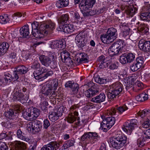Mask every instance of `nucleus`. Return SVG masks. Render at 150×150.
I'll return each instance as SVG.
<instances>
[{
    "mask_svg": "<svg viewBox=\"0 0 150 150\" xmlns=\"http://www.w3.org/2000/svg\"><path fill=\"white\" fill-rule=\"evenodd\" d=\"M10 20L7 14L1 15L0 16V23L2 24H5L8 22Z\"/></svg>",
    "mask_w": 150,
    "mask_h": 150,
    "instance_id": "obj_38",
    "label": "nucleus"
},
{
    "mask_svg": "<svg viewBox=\"0 0 150 150\" xmlns=\"http://www.w3.org/2000/svg\"><path fill=\"white\" fill-rule=\"evenodd\" d=\"M105 94L103 93H101L99 95L92 98L91 100V101L94 103H100L104 102L105 100Z\"/></svg>",
    "mask_w": 150,
    "mask_h": 150,
    "instance_id": "obj_24",
    "label": "nucleus"
},
{
    "mask_svg": "<svg viewBox=\"0 0 150 150\" xmlns=\"http://www.w3.org/2000/svg\"><path fill=\"white\" fill-rule=\"evenodd\" d=\"M60 56L62 60L67 57H68L70 56V54L67 51L63 50L60 53Z\"/></svg>",
    "mask_w": 150,
    "mask_h": 150,
    "instance_id": "obj_50",
    "label": "nucleus"
},
{
    "mask_svg": "<svg viewBox=\"0 0 150 150\" xmlns=\"http://www.w3.org/2000/svg\"><path fill=\"white\" fill-rule=\"evenodd\" d=\"M127 109V107L125 105L119 107L116 109L115 108H113L110 110H108L107 111V114H109L110 115H115L116 113V111L121 114Z\"/></svg>",
    "mask_w": 150,
    "mask_h": 150,
    "instance_id": "obj_19",
    "label": "nucleus"
},
{
    "mask_svg": "<svg viewBox=\"0 0 150 150\" xmlns=\"http://www.w3.org/2000/svg\"><path fill=\"white\" fill-rule=\"evenodd\" d=\"M22 115L25 119L27 120H32L35 119L33 117L31 109H30L25 111H23L22 113Z\"/></svg>",
    "mask_w": 150,
    "mask_h": 150,
    "instance_id": "obj_29",
    "label": "nucleus"
},
{
    "mask_svg": "<svg viewBox=\"0 0 150 150\" xmlns=\"http://www.w3.org/2000/svg\"><path fill=\"white\" fill-rule=\"evenodd\" d=\"M134 128L135 127H137V124L138 122L136 119H132L130 120H128L127 121Z\"/></svg>",
    "mask_w": 150,
    "mask_h": 150,
    "instance_id": "obj_52",
    "label": "nucleus"
},
{
    "mask_svg": "<svg viewBox=\"0 0 150 150\" xmlns=\"http://www.w3.org/2000/svg\"><path fill=\"white\" fill-rule=\"evenodd\" d=\"M109 69L111 70H114L117 69V66L115 63L111 62V60L110 63L109 64Z\"/></svg>",
    "mask_w": 150,
    "mask_h": 150,
    "instance_id": "obj_64",
    "label": "nucleus"
},
{
    "mask_svg": "<svg viewBox=\"0 0 150 150\" xmlns=\"http://www.w3.org/2000/svg\"><path fill=\"white\" fill-rule=\"evenodd\" d=\"M62 60L63 62L65 63L66 64L68 65H72L73 64V62L69 56L68 57H67Z\"/></svg>",
    "mask_w": 150,
    "mask_h": 150,
    "instance_id": "obj_55",
    "label": "nucleus"
},
{
    "mask_svg": "<svg viewBox=\"0 0 150 150\" xmlns=\"http://www.w3.org/2000/svg\"><path fill=\"white\" fill-rule=\"evenodd\" d=\"M146 12H142L140 14V18L143 20L150 21V5L146 7Z\"/></svg>",
    "mask_w": 150,
    "mask_h": 150,
    "instance_id": "obj_23",
    "label": "nucleus"
},
{
    "mask_svg": "<svg viewBox=\"0 0 150 150\" xmlns=\"http://www.w3.org/2000/svg\"><path fill=\"white\" fill-rule=\"evenodd\" d=\"M126 55L129 63H131L132 62L135 58L134 55L131 53L126 54Z\"/></svg>",
    "mask_w": 150,
    "mask_h": 150,
    "instance_id": "obj_49",
    "label": "nucleus"
},
{
    "mask_svg": "<svg viewBox=\"0 0 150 150\" xmlns=\"http://www.w3.org/2000/svg\"><path fill=\"white\" fill-rule=\"evenodd\" d=\"M58 31H63L66 33H70L74 30V28L73 25L71 24L62 25L59 26L57 28Z\"/></svg>",
    "mask_w": 150,
    "mask_h": 150,
    "instance_id": "obj_15",
    "label": "nucleus"
},
{
    "mask_svg": "<svg viewBox=\"0 0 150 150\" xmlns=\"http://www.w3.org/2000/svg\"><path fill=\"white\" fill-rule=\"evenodd\" d=\"M134 87V91L136 92L141 90L143 87V84L139 81H137L135 83Z\"/></svg>",
    "mask_w": 150,
    "mask_h": 150,
    "instance_id": "obj_40",
    "label": "nucleus"
},
{
    "mask_svg": "<svg viewBox=\"0 0 150 150\" xmlns=\"http://www.w3.org/2000/svg\"><path fill=\"white\" fill-rule=\"evenodd\" d=\"M26 148V145L24 143L20 141H17L16 142L15 148L12 150H23Z\"/></svg>",
    "mask_w": 150,
    "mask_h": 150,
    "instance_id": "obj_32",
    "label": "nucleus"
},
{
    "mask_svg": "<svg viewBox=\"0 0 150 150\" xmlns=\"http://www.w3.org/2000/svg\"><path fill=\"white\" fill-rule=\"evenodd\" d=\"M129 29L127 27H126L125 29L122 33V36L124 38H128L129 36Z\"/></svg>",
    "mask_w": 150,
    "mask_h": 150,
    "instance_id": "obj_53",
    "label": "nucleus"
},
{
    "mask_svg": "<svg viewBox=\"0 0 150 150\" xmlns=\"http://www.w3.org/2000/svg\"><path fill=\"white\" fill-rule=\"evenodd\" d=\"M66 108L63 106H61L59 108H55L52 111L50 112L49 118L52 122L57 120L61 117Z\"/></svg>",
    "mask_w": 150,
    "mask_h": 150,
    "instance_id": "obj_5",
    "label": "nucleus"
},
{
    "mask_svg": "<svg viewBox=\"0 0 150 150\" xmlns=\"http://www.w3.org/2000/svg\"><path fill=\"white\" fill-rule=\"evenodd\" d=\"M122 40H118L112 44L108 49V53L110 56H113L119 54V47L122 44Z\"/></svg>",
    "mask_w": 150,
    "mask_h": 150,
    "instance_id": "obj_8",
    "label": "nucleus"
},
{
    "mask_svg": "<svg viewBox=\"0 0 150 150\" xmlns=\"http://www.w3.org/2000/svg\"><path fill=\"white\" fill-rule=\"evenodd\" d=\"M96 2V0H82L79 4L81 9L87 11L92 8Z\"/></svg>",
    "mask_w": 150,
    "mask_h": 150,
    "instance_id": "obj_10",
    "label": "nucleus"
},
{
    "mask_svg": "<svg viewBox=\"0 0 150 150\" xmlns=\"http://www.w3.org/2000/svg\"><path fill=\"white\" fill-rule=\"evenodd\" d=\"M132 126L127 121L123 125V130L128 134H130L132 130L134 129Z\"/></svg>",
    "mask_w": 150,
    "mask_h": 150,
    "instance_id": "obj_28",
    "label": "nucleus"
},
{
    "mask_svg": "<svg viewBox=\"0 0 150 150\" xmlns=\"http://www.w3.org/2000/svg\"><path fill=\"white\" fill-rule=\"evenodd\" d=\"M107 33L113 41L116 38L117 35V29L113 27L108 28Z\"/></svg>",
    "mask_w": 150,
    "mask_h": 150,
    "instance_id": "obj_25",
    "label": "nucleus"
},
{
    "mask_svg": "<svg viewBox=\"0 0 150 150\" xmlns=\"http://www.w3.org/2000/svg\"><path fill=\"white\" fill-rule=\"evenodd\" d=\"M96 81L100 84H103L106 83V79L100 77L96 78L95 79Z\"/></svg>",
    "mask_w": 150,
    "mask_h": 150,
    "instance_id": "obj_57",
    "label": "nucleus"
},
{
    "mask_svg": "<svg viewBox=\"0 0 150 150\" xmlns=\"http://www.w3.org/2000/svg\"><path fill=\"white\" fill-rule=\"evenodd\" d=\"M148 139H150V128L144 131V134H143L142 140L141 141H140V139H138L137 140L138 143L141 145L142 144L143 141H145Z\"/></svg>",
    "mask_w": 150,
    "mask_h": 150,
    "instance_id": "obj_31",
    "label": "nucleus"
},
{
    "mask_svg": "<svg viewBox=\"0 0 150 150\" xmlns=\"http://www.w3.org/2000/svg\"><path fill=\"white\" fill-rule=\"evenodd\" d=\"M4 76L5 77H4V79L5 81L10 82L12 80H13V79L14 81L16 80L14 79V77H13L9 73L4 74Z\"/></svg>",
    "mask_w": 150,
    "mask_h": 150,
    "instance_id": "obj_51",
    "label": "nucleus"
},
{
    "mask_svg": "<svg viewBox=\"0 0 150 150\" xmlns=\"http://www.w3.org/2000/svg\"><path fill=\"white\" fill-rule=\"evenodd\" d=\"M13 98L14 100L19 101L22 103H25L26 101L23 93L18 91H16L14 93Z\"/></svg>",
    "mask_w": 150,
    "mask_h": 150,
    "instance_id": "obj_21",
    "label": "nucleus"
},
{
    "mask_svg": "<svg viewBox=\"0 0 150 150\" xmlns=\"http://www.w3.org/2000/svg\"><path fill=\"white\" fill-rule=\"evenodd\" d=\"M100 38L102 41L104 43L109 44L113 42L107 33L101 35Z\"/></svg>",
    "mask_w": 150,
    "mask_h": 150,
    "instance_id": "obj_33",
    "label": "nucleus"
},
{
    "mask_svg": "<svg viewBox=\"0 0 150 150\" xmlns=\"http://www.w3.org/2000/svg\"><path fill=\"white\" fill-rule=\"evenodd\" d=\"M79 86L78 84L76 83H74L72 88H71L72 89L73 91L75 92V93H78Z\"/></svg>",
    "mask_w": 150,
    "mask_h": 150,
    "instance_id": "obj_58",
    "label": "nucleus"
},
{
    "mask_svg": "<svg viewBox=\"0 0 150 150\" xmlns=\"http://www.w3.org/2000/svg\"><path fill=\"white\" fill-rule=\"evenodd\" d=\"M123 85L120 82H116L109 86V92L108 93V98L113 99L120 94L123 92Z\"/></svg>",
    "mask_w": 150,
    "mask_h": 150,
    "instance_id": "obj_2",
    "label": "nucleus"
},
{
    "mask_svg": "<svg viewBox=\"0 0 150 150\" xmlns=\"http://www.w3.org/2000/svg\"><path fill=\"white\" fill-rule=\"evenodd\" d=\"M75 141L74 139L69 140L66 142L63 145L62 147L64 148V149H66L68 148L73 146Z\"/></svg>",
    "mask_w": 150,
    "mask_h": 150,
    "instance_id": "obj_41",
    "label": "nucleus"
},
{
    "mask_svg": "<svg viewBox=\"0 0 150 150\" xmlns=\"http://www.w3.org/2000/svg\"><path fill=\"white\" fill-rule=\"evenodd\" d=\"M57 47L59 48H62L64 47L63 41L62 40H56Z\"/></svg>",
    "mask_w": 150,
    "mask_h": 150,
    "instance_id": "obj_61",
    "label": "nucleus"
},
{
    "mask_svg": "<svg viewBox=\"0 0 150 150\" xmlns=\"http://www.w3.org/2000/svg\"><path fill=\"white\" fill-rule=\"evenodd\" d=\"M47 84L50 85V86H52V88H53V89L55 91L58 85V80L57 79H54L49 81Z\"/></svg>",
    "mask_w": 150,
    "mask_h": 150,
    "instance_id": "obj_39",
    "label": "nucleus"
},
{
    "mask_svg": "<svg viewBox=\"0 0 150 150\" xmlns=\"http://www.w3.org/2000/svg\"><path fill=\"white\" fill-rule=\"evenodd\" d=\"M31 68L32 69L36 71L33 72V76L35 79L37 80H40L42 78V74L40 72V64L36 59H34L32 63Z\"/></svg>",
    "mask_w": 150,
    "mask_h": 150,
    "instance_id": "obj_7",
    "label": "nucleus"
},
{
    "mask_svg": "<svg viewBox=\"0 0 150 150\" xmlns=\"http://www.w3.org/2000/svg\"><path fill=\"white\" fill-rule=\"evenodd\" d=\"M17 114V112H14L12 109H10L9 111L4 113V115L6 117L10 119L12 118L11 117L16 115Z\"/></svg>",
    "mask_w": 150,
    "mask_h": 150,
    "instance_id": "obj_37",
    "label": "nucleus"
},
{
    "mask_svg": "<svg viewBox=\"0 0 150 150\" xmlns=\"http://www.w3.org/2000/svg\"><path fill=\"white\" fill-rule=\"evenodd\" d=\"M105 114L106 117L104 119V122H106V123L108 124V126H109L111 128L114 125L115 123V120L114 117L112 116L107 117V116H108L109 115H112V114L110 115L109 114H107V112Z\"/></svg>",
    "mask_w": 150,
    "mask_h": 150,
    "instance_id": "obj_26",
    "label": "nucleus"
},
{
    "mask_svg": "<svg viewBox=\"0 0 150 150\" xmlns=\"http://www.w3.org/2000/svg\"><path fill=\"white\" fill-rule=\"evenodd\" d=\"M135 63L137 65L138 67L140 68L142 66L144 63L143 58L141 57H137L136 59V61Z\"/></svg>",
    "mask_w": 150,
    "mask_h": 150,
    "instance_id": "obj_45",
    "label": "nucleus"
},
{
    "mask_svg": "<svg viewBox=\"0 0 150 150\" xmlns=\"http://www.w3.org/2000/svg\"><path fill=\"white\" fill-rule=\"evenodd\" d=\"M74 61L76 65H79L82 63L87 62V55L83 52L78 53L75 57Z\"/></svg>",
    "mask_w": 150,
    "mask_h": 150,
    "instance_id": "obj_13",
    "label": "nucleus"
},
{
    "mask_svg": "<svg viewBox=\"0 0 150 150\" xmlns=\"http://www.w3.org/2000/svg\"><path fill=\"white\" fill-rule=\"evenodd\" d=\"M139 47L142 50L146 52H150V41L141 40L139 42Z\"/></svg>",
    "mask_w": 150,
    "mask_h": 150,
    "instance_id": "obj_18",
    "label": "nucleus"
},
{
    "mask_svg": "<svg viewBox=\"0 0 150 150\" xmlns=\"http://www.w3.org/2000/svg\"><path fill=\"white\" fill-rule=\"evenodd\" d=\"M148 98V94H146L145 93H144L136 96L135 99L137 101L142 102L147 100Z\"/></svg>",
    "mask_w": 150,
    "mask_h": 150,
    "instance_id": "obj_35",
    "label": "nucleus"
},
{
    "mask_svg": "<svg viewBox=\"0 0 150 150\" xmlns=\"http://www.w3.org/2000/svg\"><path fill=\"white\" fill-rule=\"evenodd\" d=\"M28 71V69L23 65L18 66L13 73L14 75V79L17 80L19 78V75L24 74Z\"/></svg>",
    "mask_w": 150,
    "mask_h": 150,
    "instance_id": "obj_16",
    "label": "nucleus"
},
{
    "mask_svg": "<svg viewBox=\"0 0 150 150\" xmlns=\"http://www.w3.org/2000/svg\"><path fill=\"white\" fill-rule=\"evenodd\" d=\"M119 61L121 63L123 64L129 63L126 53H124L120 56Z\"/></svg>",
    "mask_w": 150,
    "mask_h": 150,
    "instance_id": "obj_42",
    "label": "nucleus"
},
{
    "mask_svg": "<svg viewBox=\"0 0 150 150\" xmlns=\"http://www.w3.org/2000/svg\"><path fill=\"white\" fill-rule=\"evenodd\" d=\"M111 127L108 126L107 123L106 122H104V120L100 123V129H103L104 132H106L107 130L109 129Z\"/></svg>",
    "mask_w": 150,
    "mask_h": 150,
    "instance_id": "obj_47",
    "label": "nucleus"
},
{
    "mask_svg": "<svg viewBox=\"0 0 150 150\" xmlns=\"http://www.w3.org/2000/svg\"><path fill=\"white\" fill-rule=\"evenodd\" d=\"M8 149V147L4 142H0V150H7Z\"/></svg>",
    "mask_w": 150,
    "mask_h": 150,
    "instance_id": "obj_60",
    "label": "nucleus"
},
{
    "mask_svg": "<svg viewBox=\"0 0 150 150\" xmlns=\"http://www.w3.org/2000/svg\"><path fill=\"white\" fill-rule=\"evenodd\" d=\"M53 74V71L50 69H49L47 72L46 74H45L44 76H42V78H41L40 79L41 80H42L43 79V78L45 77V78L47 77L52 76Z\"/></svg>",
    "mask_w": 150,
    "mask_h": 150,
    "instance_id": "obj_62",
    "label": "nucleus"
},
{
    "mask_svg": "<svg viewBox=\"0 0 150 150\" xmlns=\"http://www.w3.org/2000/svg\"><path fill=\"white\" fill-rule=\"evenodd\" d=\"M123 42L122 44L120 45V46L119 47V54L120 53H123L126 52L127 50L126 49V46L125 45V44L123 41H122Z\"/></svg>",
    "mask_w": 150,
    "mask_h": 150,
    "instance_id": "obj_54",
    "label": "nucleus"
},
{
    "mask_svg": "<svg viewBox=\"0 0 150 150\" xmlns=\"http://www.w3.org/2000/svg\"><path fill=\"white\" fill-rule=\"evenodd\" d=\"M42 126L41 123L40 121L34 120L29 122L27 124V129L29 132L35 134L40 131Z\"/></svg>",
    "mask_w": 150,
    "mask_h": 150,
    "instance_id": "obj_6",
    "label": "nucleus"
},
{
    "mask_svg": "<svg viewBox=\"0 0 150 150\" xmlns=\"http://www.w3.org/2000/svg\"><path fill=\"white\" fill-rule=\"evenodd\" d=\"M99 138V136L97 133L91 132L84 134L81 137L82 140L83 141L88 139L92 144L97 142Z\"/></svg>",
    "mask_w": 150,
    "mask_h": 150,
    "instance_id": "obj_9",
    "label": "nucleus"
},
{
    "mask_svg": "<svg viewBox=\"0 0 150 150\" xmlns=\"http://www.w3.org/2000/svg\"><path fill=\"white\" fill-rule=\"evenodd\" d=\"M125 10V5H122L116 8L115 11V13L118 14L120 13L121 11Z\"/></svg>",
    "mask_w": 150,
    "mask_h": 150,
    "instance_id": "obj_63",
    "label": "nucleus"
},
{
    "mask_svg": "<svg viewBox=\"0 0 150 150\" xmlns=\"http://www.w3.org/2000/svg\"><path fill=\"white\" fill-rule=\"evenodd\" d=\"M62 143L61 141H53L42 147L41 150H56L60 146Z\"/></svg>",
    "mask_w": 150,
    "mask_h": 150,
    "instance_id": "obj_12",
    "label": "nucleus"
},
{
    "mask_svg": "<svg viewBox=\"0 0 150 150\" xmlns=\"http://www.w3.org/2000/svg\"><path fill=\"white\" fill-rule=\"evenodd\" d=\"M42 93L46 95H52L54 94V90L52 88V86L50 85L47 84L42 88Z\"/></svg>",
    "mask_w": 150,
    "mask_h": 150,
    "instance_id": "obj_22",
    "label": "nucleus"
},
{
    "mask_svg": "<svg viewBox=\"0 0 150 150\" xmlns=\"http://www.w3.org/2000/svg\"><path fill=\"white\" fill-rule=\"evenodd\" d=\"M130 70L133 72L136 71L140 69L135 62L130 66Z\"/></svg>",
    "mask_w": 150,
    "mask_h": 150,
    "instance_id": "obj_56",
    "label": "nucleus"
},
{
    "mask_svg": "<svg viewBox=\"0 0 150 150\" xmlns=\"http://www.w3.org/2000/svg\"><path fill=\"white\" fill-rule=\"evenodd\" d=\"M138 30H140L143 34L147 33L149 31V29L146 27V25L144 24L141 23L138 27Z\"/></svg>",
    "mask_w": 150,
    "mask_h": 150,
    "instance_id": "obj_36",
    "label": "nucleus"
},
{
    "mask_svg": "<svg viewBox=\"0 0 150 150\" xmlns=\"http://www.w3.org/2000/svg\"><path fill=\"white\" fill-rule=\"evenodd\" d=\"M150 126V125L149 122L146 120V118H144V122H142L140 127L141 129L144 131H145L144 129H146Z\"/></svg>",
    "mask_w": 150,
    "mask_h": 150,
    "instance_id": "obj_46",
    "label": "nucleus"
},
{
    "mask_svg": "<svg viewBox=\"0 0 150 150\" xmlns=\"http://www.w3.org/2000/svg\"><path fill=\"white\" fill-rule=\"evenodd\" d=\"M75 41L77 46L80 47H82L86 44V40L85 35L83 33H80L76 37Z\"/></svg>",
    "mask_w": 150,
    "mask_h": 150,
    "instance_id": "obj_11",
    "label": "nucleus"
},
{
    "mask_svg": "<svg viewBox=\"0 0 150 150\" xmlns=\"http://www.w3.org/2000/svg\"><path fill=\"white\" fill-rule=\"evenodd\" d=\"M48 103L46 101H44L41 103L40 104V106L41 109L42 110H46L47 109V106L48 105Z\"/></svg>",
    "mask_w": 150,
    "mask_h": 150,
    "instance_id": "obj_59",
    "label": "nucleus"
},
{
    "mask_svg": "<svg viewBox=\"0 0 150 150\" xmlns=\"http://www.w3.org/2000/svg\"><path fill=\"white\" fill-rule=\"evenodd\" d=\"M32 115H33V117L35 119L38 117L40 115V110L36 108H34L31 110Z\"/></svg>",
    "mask_w": 150,
    "mask_h": 150,
    "instance_id": "obj_43",
    "label": "nucleus"
},
{
    "mask_svg": "<svg viewBox=\"0 0 150 150\" xmlns=\"http://www.w3.org/2000/svg\"><path fill=\"white\" fill-rule=\"evenodd\" d=\"M32 35L37 38H41L50 33L54 29L55 24L51 20L42 22L38 29L39 23L35 22L31 24Z\"/></svg>",
    "mask_w": 150,
    "mask_h": 150,
    "instance_id": "obj_1",
    "label": "nucleus"
},
{
    "mask_svg": "<svg viewBox=\"0 0 150 150\" xmlns=\"http://www.w3.org/2000/svg\"><path fill=\"white\" fill-rule=\"evenodd\" d=\"M79 113L78 112L75 111L74 112H71L69 113L67 118V121L68 122L72 123L77 120V122L75 123L76 125H78L79 124L80 121V118L78 117Z\"/></svg>",
    "mask_w": 150,
    "mask_h": 150,
    "instance_id": "obj_14",
    "label": "nucleus"
},
{
    "mask_svg": "<svg viewBox=\"0 0 150 150\" xmlns=\"http://www.w3.org/2000/svg\"><path fill=\"white\" fill-rule=\"evenodd\" d=\"M93 83L91 81L88 83L87 85H85L84 86H88L89 87L92 88L86 91L85 92V94L86 96L88 98L94 95H95L99 91L97 89L92 88Z\"/></svg>",
    "mask_w": 150,
    "mask_h": 150,
    "instance_id": "obj_17",
    "label": "nucleus"
},
{
    "mask_svg": "<svg viewBox=\"0 0 150 150\" xmlns=\"http://www.w3.org/2000/svg\"><path fill=\"white\" fill-rule=\"evenodd\" d=\"M69 15L67 14H63L59 19V22L60 24L64 25L69 21Z\"/></svg>",
    "mask_w": 150,
    "mask_h": 150,
    "instance_id": "obj_34",
    "label": "nucleus"
},
{
    "mask_svg": "<svg viewBox=\"0 0 150 150\" xmlns=\"http://www.w3.org/2000/svg\"><path fill=\"white\" fill-rule=\"evenodd\" d=\"M111 60L105 61L102 63H100L99 67L100 69H104L108 67L109 65V64L110 63Z\"/></svg>",
    "mask_w": 150,
    "mask_h": 150,
    "instance_id": "obj_48",
    "label": "nucleus"
},
{
    "mask_svg": "<svg viewBox=\"0 0 150 150\" xmlns=\"http://www.w3.org/2000/svg\"><path fill=\"white\" fill-rule=\"evenodd\" d=\"M39 59L42 64L45 67L49 66L51 63L52 62L53 64H51V67L55 68L56 67V63L54 62V57L51 54L47 55H42L40 56Z\"/></svg>",
    "mask_w": 150,
    "mask_h": 150,
    "instance_id": "obj_4",
    "label": "nucleus"
},
{
    "mask_svg": "<svg viewBox=\"0 0 150 150\" xmlns=\"http://www.w3.org/2000/svg\"><path fill=\"white\" fill-rule=\"evenodd\" d=\"M127 137L122 134H117L115 137L110 138L112 147L116 149H120L124 146L127 141Z\"/></svg>",
    "mask_w": 150,
    "mask_h": 150,
    "instance_id": "obj_3",
    "label": "nucleus"
},
{
    "mask_svg": "<svg viewBox=\"0 0 150 150\" xmlns=\"http://www.w3.org/2000/svg\"><path fill=\"white\" fill-rule=\"evenodd\" d=\"M125 10L126 11L127 13L132 17L136 13L137 10V8L136 6H133L129 5H125Z\"/></svg>",
    "mask_w": 150,
    "mask_h": 150,
    "instance_id": "obj_20",
    "label": "nucleus"
},
{
    "mask_svg": "<svg viewBox=\"0 0 150 150\" xmlns=\"http://www.w3.org/2000/svg\"><path fill=\"white\" fill-rule=\"evenodd\" d=\"M18 138H19L25 141L26 142H28L29 141V139L22 135V132L20 129H18L17 131V134Z\"/></svg>",
    "mask_w": 150,
    "mask_h": 150,
    "instance_id": "obj_44",
    "label": "nucleus"
},
{
    "mask_svg": "<svg viewBox=\"0 0 150 150\" xmlns=\"http://www.w3.org/2000/svg\"><path fill=\"white\" fill-rule=\"evenodd\" d=\"M9 47L8 44L4 42L0 45V55H4L7 51Z\"/></svg>",
    "mask_w": 150,
    "mask_h": 150,
    "instance_id": "obj_30",
    "label": "nucleus"
},
{
    "mask_svg": "<svg viewBox=\"0 0 150 150\" xmlns=\"http://www.w3.org/2000/svg\"><path fill=\"white\" fill-rule=\"evenodd\" d=\"M20 32L22 37L25 38L28 36L30 33L29 28L28 25H25L20 29Z\"/></svg>",
    "mask_w": 150,
    "mask_h": 150,
    "instance_id": "obj_27",
    "label": "nucleus"
}]
</instances>
